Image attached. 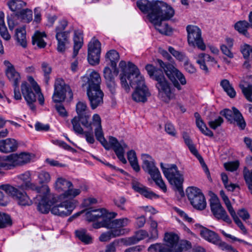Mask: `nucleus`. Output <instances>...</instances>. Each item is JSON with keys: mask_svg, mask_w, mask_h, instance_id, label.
Masks as SVG:
<instances>
[{"mask_svg": "<svg viewBox=\"0 0 252 252\" xmlns=\"http://www.w3.org/2000/svg\"><path fill=\"white\" fill-rule=\"evenodd\" d=\"M151 230L150 236L148 240V242H151L156 240L158 238V231L157 230L158 223L157 221H151L150 223Z\"/></svg>", "mask_w": 252, "mask_h": 252, "instance_id": "13d9d810", "label": "nucleus"}, {"mask_svg": "<svg viewBox=\"0 0 252 252\" xmlns=\"http://www.w3.org/2000/svg\"><path fill=\"white\" fill-rule=\"evenodd\" d=\"M76 111L77 114L76 117L81 119L82 125L87 128H90L92 130L91 124L89 123L90 114L87 109L86 103L79 101L76 105Z\"/></svg>", "mask_w": 252, "mask_h": 252, "instance_id": "412c9836", "label": "nucleus"}, {"mask_svg": "<svg viewBox=\"0 0 252 252\" xmlns=\"http://www.w3.org/2000/svg\"><path fill=\"white\" fill-rule=\"evenodd\" d=\"M186 193L190 204L194 208L203 210L206 207V202L204 195L198 188L194 187H188Z\"/></svg>", "mask_w": 252, "mask_h": 252, "instance_id": "1a4fd4ad", "label": "nucleus"}, {"mask_svg": "<svg viewBox=\"0 0 252 252\" xmlns=\"http://www.w3.org/2000/svg\"><path fill=\"white\" fill-rule=\"evenodd\" d=\"M234 27L235 30L243 34L246 36H248L249 35L248 29L249 27H250V26L249 25V23L247 21L244 20L237 22L235 24Z\"/></svg>", "mask_w": 252, "mask_h": 252, "instance_id": "37998d69", "label": "nucleus"}, {"mask_svg": "<svg viewBox=\"0 0 252 252\" xmlns=\"http://www.w3.org/2000/svg\"><path fill=\"white\" fill-rule=\"evenodd\" d=\"M210 62L215 64L217 63L214 58L205 53H200L196 57V63L205 74H208L209 72L207 64Z\"/></svg>", "mask_w": 252, "mask_h": 252, "instance_id": "cd10ccee", "label": "nucleus"}, {"mask_svg": "<svg viewBox=\"0 0 252 252\" xmlns=\"http://www.w3.org/2000/svg\"><path fill=\"white\" fill-rule=\"evenodd\" d=\"M168 4L162 1H153L150 2L148 0H139L137 1V6L144 13L149 12L148 17L150 20V15H157L161 10L166 9Z\"/></svg>", "mask_w": 252, "mask_h": 252, "instance_id": "ddd939ff", "label": "nucleus"}, {"mask_svg": "<svg viewBox=\"0 0 252 252\" xmlns=\"http://www.w3.org/2000/svg\"><path fill=\"white\" fill-rule=\"evenodd\" d=\"M125 221L122 222H114L113 228H109L111 231L103 233L99 237V240L101 242H108L112 238H114L120 235H124L128 232V230L123 228L125 225Z\"/></svg>", "mask_w": 252, "mask_h": 252, "instance_id": "a211bd4d", "label": "nucleus"}, {"mask_svg": "<svg viewBox=\"0 0 252 252\" xmlns=\"http://www.w3.org/2000/svg\"><path fill=\"white\" fill-rule=\"evenodd\" d=\"M27 3L24 1L21 0H11L7 2V5L9 8L12 11H17L26 6Z\"/></svg>", "mask_w": 252, "mask_h": 252, "instance_id": "c03bdc74", "label": "nucleus"}, {"mask_svg": "<svg viewBox=\"0 0 252 252\" xmlns=\"http://www.w3.org/2000/svg\"><path fill=\"white\" fill-rule=\"evenodd\" d=\"M110 148L112 147L114 152L115 150H120L123 148H127V145L123 141L119 142L114 137L110 136L109 138V143Z\"/></svg>", "mask_w": 252, "mask_h": 252, "instance_id": "de8ad7c7", "label": "nucleus"}, {"mask_svg": "<svg viewBox=\"0 0 252 252\" xmlns=\"http://www.w3.org/2000/svg\"><path fill=\"white\" fill-rule=\"evenodd\" d=\"M10 157H11L12 166L13 167L29 162L31 159L32 156L29 153H22L19 155L11 154Z\"/></svg>", "mask_w": 252, "mask_h": 252, "instance_id": "7c9ffc66", "label": "nucleus"}, {"mask_svg": "<svg viewBox=\"0 0 252 252\" xmlns=\"http://www.w3.org/2000/svg\"><path fill=\"white\" fill-rule=\"evenodd\" d=\"M42 188L46 190L44 195H37L35 200L38 201L35 202L37 204V208L39 212L42 214L48 213L51 209V206L57 202V198L49 193V189L47 186H43Z\"/></svg>", "mask_w": 252, "mask_h": 252, "instance_id": "9d476101", "label": "nucleus"}, {"mask_svg": "<svg viewBox=\"0 0 252 252\" xmlns=\"http://www.w3.org/2000/svg\"><path fill=\"white\" fill-rule=\"evenodd\" d=\"M80 122H81V119L77 117H74L71 120L74 131L77 134H82L84 131L80 126Z\"/></svg>", "mask_w": 252, "mask_h": 252, "instance_id": "6e6d98bb", "label": "nucleus"}, {"mask_svg": "<svg viewBox=\"0 0 252 252\" xmlns=\"http://www.w3.org/2000/svg\"><path fill=\"white\" fill-rule=\"evenodd\" d=\"M56 187L59 190L65 191L68 187H73L72 183L62 178H58L56 182Z\"/></svg>", "mask_w": 252, "mask_h": 252, "instance_id": "09e8293b", "label": "nucleus"}, {"mask_svg": "<svg viewBox=\"0 0 252 252\" xmlns=\"http://www.w3.org/2000/svg\"><path fill=\"white\" fill-rule=\"evenodd\" d=\"M106 61H109L112 68L116 67L117 63L120 59V56L118 52L115 50L108 51L105 56Z\"/></svg>", "mask_w": 252, "mask_h": 252, "instance_id": "4c0bfd02", "label": "nucleus"}, {"mask_svg": "<svg viewBox=\"0 0 252 252\" xmlns=\"http://www.w3.org/2000/svg\"><path fill=\"white\" fill-rule=\"evenodd\" d=\"M0 189L4 190L7 194L11 196L16 200L18 204L20 206H30L32 204V201L27 193L21 191V189L14 188L8 185H2Z\"/></svg>", "mask_w": 252, "mask_h": 252, "instance_id": "6e6552de", "label": "nucleus"}, {"mask_svg": "<svg viewBox=\"0 0 252 252\" xmlns=\"http://www.w3.org/2000/svg\"><path fill=\"white\" fill-rule=\"evenodd\" d=\"M0 167L5 169H10L12 168L10 155L0 157Z\"/></svg>", "mask_w": 252, "mask_h": 252, "instance_id": "052dcab7", "label": "nucleus"}, {"mask_svg": "<svg viewBox=\"0 0 252 252\" xmlns=\"http://www.w3.org/2000/svg\"><path fill=\"white\" fill-rule=\"evenodd\" d=\"M37 177L38 182L40 184L48 183L51 180L49 173L45 171H41L38 172Z\"/></svg>", "mask_w": 252, "mask_h": 252, "instance_id": "680f3d73", "label": "nucleus"}, {"mask_svg": "<svg viewBox=\"0 0 252 252\" xmlns=\"http://www.w3.org/2000/svg\"><path fill=\"white\" fill-rule=\"evenodd\" d=\"M162 171L168 181L179 191H183L182 185L184 182L183 175L179 171L176 165L166 164L164 166L162 162L160 163Z\"/></svg>", "mask_w": 252, "mask_h": 252, "instance_id": "0eeeda50", "label": "nucleus"}, {"mask_svg": "<svg viewBox=\"0 0 252 252\" xmlns=\"http://www.w3.org/2000/svg\"><path fill=\"white\" fill-rule=\"evenodd\" d=\"M26 32L24 27L17 28L16 30V39L19 44L23 47L27 46Z\"/></svg>", "mask_w": 252, "mask_h": 252, "instance_id": "473e14b6", "label": "nucleus"}, {"mask_svg": "<svg viewBox=\"0 0 252 252\" xmlns=\"http://www.w3.org/2000/svg\"><path fill=\"white\" fill-rule=\"evenodd\" d=\"M223 119L219 116L217 119L215 120H211L208 122V125L212 129H215L218 126H220L223 123Z\"/></svg>", "mask_w": 252, "mask_h": 252, "instance_id": "338daca9", "label": "nucleus"}, {"mask_svg": "<svg viewBox=\"0 0 252 252\" xmlns=\"http://www.w3.org/2000/svg\"><path fill=\"white\" fill-rule=\"evenodd\" d=\"M145 68L150 77L157 82L156 87L158 90V97L160 100L169 103L174 97L170 83L165 78L164 71L151 64H147Z\"/></svg>", "mask_w": 252, "mask_h": 252, "instance_id": "f257e3e1", "label": "nucleus"}, {"mask_svg": "<svg viewBox=\"0 0 252 252\" xmlns=\"http://www.w3.org/2000/svg\"><path fill=\"white\" fill-rule=\"evenodd\" d=\"M220 85L229 97L234 98L236 96V92L228 80H221Z\"/></svg>", "mask_w": 252, "mask_h": 252, "instance_id": "a19ab883", "label": "nucleus"}, {"mask_svg": "<svg viewBox=\"0 0 252 252\" xmlns=\"http://www.w3.org/2000/svg\"><path fill=\"white\" fill-rule=\"evenodd\" d=\"M4 64L6 66L5 73L6 77L14 87H17L21 80L20 73L16 71L14 65L8 61H4Z\"/></svg>", "mask_w": 252, "mask_h": 252, "instance_id": "a878e982", "label": "nucleus"}, {"mask_svg": "<svg viewBox=\"0 0 252 252\" xmlns=\"http://www.w3.org/2000/svg\"><path fill=\"white\" fill-rule=\"evenodd\" d=\"M18 148L17 141L12 138L0 140V152L8 153L15 151Z\"/></svg>", "mask_w": 252, "mask_h": 252, "instance_id": "2f4dec72", "label": "nucleus"}, {"mask_svg": "<svg viewBox=\"0 0 252 252\" xmlns=\"http://www.w3.org/2000/svg\"><path fill=\"white\" fill-rule=\"evenodd\" d=\"M132 187L135 191L139 193L147 198L153 199L159 197L158 194L137 181H134L132 182Z\"/></svg>", "mask_w": 252, "mask_h": 252, "instance_id": "bb28decb", "label": "nucleus"}, {"mask_svg": "<svg viewBox=\"0 0 252 252\" xmlns=\"http://www.w3.org/2000/svg\"><path fill=\"white\" fill-rule=\"evenodd\" d=\"M131 70L133 73L128 76V85L135 89L132 93V97L136 102H145L151 94L145 83L143 76L140 74L138 68L132 64H130Z\"/></svg>", "mask_w": 252, "mask_h": 252, "instance_id": "f03ea898", "label": "nucleus"}, {"mask_svg": "<svg viewBox=\"0 0 252 252\" xmlns=\"http://www.w3.org/2000/svg\"><path fill=\"white\" fill-rule=\"evenodd\" d=\"M221 180L223 183V185L225 188L228 190L230 191H233L234 190L236 187L238 186L234 184H230L228 183V176L227 175L224 173H222L221 174Z\"/></svg>", "mask_w": 252, "mask_h": 252, "instance_id": "e2e57ef3", "label": "nucleus"}, {"mask_svg": "<svg viewBox=\"0 0 252 252\" xmlns=\"http://www.w3.org/2000/svg\"><path fill=\"white\" fill-rule=\"evenodd\" d=\"M243 174L246 184L252 194V170L250 171L247 167H245L244 169Z\"/></svg>", "mask_w": 252, "mask_h": 252, "instance_id": "bf43d9fd", "label": "nucleus"}, {"mask_svg": "<svg viewBox=\"0 0 252 252\" xmlns=\"http://www.w3.org/2000/svg\"><path fill=\"white\" fill-rule=\"evenodd\" d=\"M123 221H94L93 227L95 229H98L101 227L106 228H113L114 222H122Z\"/></svg>", "mask_w": 252, "mask_h": 252, "instance_id": "5fc2aeb1", "label": "nucleus"}, {"mask_svg": "<svg viewBox=\"0 0 252 252\" xmlns=\"http://www.w3.org/2000/svg\"><path fill=\"white\" fill-rule=\"evenodd\" d=\"M18 187L22 190L31 189L35 191L37 193H39L41 190V188L31 182V180L26 184H21L18 186Z\"/></svg>", "mask_w": 252, "mask_h": 252, "instance_id": "4d7b16f0", "label": "nucleus"}, {"mask_svg": "<svg viewBox=\"0 0 252 252\" xmlns=\"http://www.w3.org/2000/svg\"><path fill=\"white\" fill-rule=\"evenodd\" d=\"M142 160V168L148 173L151 177H155L159 172L158 169L155 165V160L148 154H142L141 156Z\"/></svg>", "mask_w": 252, "mask_h": 252, "instance_id": "5701e85b", "label": "nucleus"}, {"mask_svg": "<svg viewBox=\"0 0 252 252\" xmlns=\"http://www.w3.org/2000/svg\"><path fill=\"white\" fill-rule=\"evenodd\" d=\"M17 17H20L25 22L29 23L32 19V10L26 8L20 11L16 14Z\"/></svg>", "mask_w": 252, "mask_h": 252, "instance_id": "3c124183", "label": "nucleus"}, {"mask_svg": "<svg viewBox=\"0 0 252 252\" xmlns=\"http://www.w3.org/2000/svg\"><path fill=\"white\" fill-rule=\"evenodd\" d=\"M161 54L165 59L170 62V63H164L161 60L157 59L156 63L158 65L160 69L164 71V73L172 83L174 86L178 90H181L182 87L179 83L178 80L182 85H185L187 83L185 76L175 67V63H173V58L165 50H162Z\"/></svg>", "mask_w": 252, "mask_h": 252, "instance_id": "7ed1b4c3", "label": "nucleus"}, {"mask_svg": "<svg viewBox=\"0 0 252 252\" xmlns=\"http://www.w3.org/2000/svg\"><path fill=\"white\" fill-rule=\"evenodd\" d=\"M147 232L144 230H140L137 231L135 235L132 237L120 239L121 243L126 246H130L137 243L140 241L143 240L148 237Z\"/></svg>", "mask_w": 252, "mask_h": 252, "instance_id": "c85d7f7f", "label": "nucleus"}, {"mask_svg": "<svg viewBox=\"0 0 252 252\" xmlns=\"http://www.w3.org/2000/svg\"><path fill=\"white\" fill-rule=\"evenodd\" d=\"M166 248V245L164 244L156 243L151 245L148 248V251L149 252H171Z\"/></svg>", "mask_w": 252, "mask_h": 252, "instance_id": "864d4df0", "label": "nucleus"}, {"mask_svg": "<svg viewBox=\"0 0 252 252\" xmlns=\"http://www.w3.org/2000/svg\"><path fill=\"white\" fill-rule=\"evenodd\" d=\"M74 48L72 57L75 58L78 53V51L83 45V37L80 33L74 32Z\"/></svg>", "mask_w": 252, "mask_h": 252, "instance_id": "e433bc0d", "label": "nucleus"}, {"mask_svg": "<svg viewBox=\"0 0 252 252\" xmlns=\"http://www.w3.org/2000/svg\"><path fill=\"white\" fill-rule=\"evenodd\" d=\"M75 208L71 201L65 200L55 205L51 210L52 214L61 217L69 216Z\"/></svg>", "mask_w": 252, "mask_h": 252, "instance_id": "6ab92c4d", "label": "nucleus"}, {"mask_svg": "<svg viewBox=\"0 0 252 252\" xmlns=\"http://www.w3.org/2000/svg\"><path fill=\"white\" fill-rule=\"evenodd\" d=\"M178 236L172 232H167L165 234L164 240L166 242V249L171 252H182L184 250L186 242L181 241L179 243Z\"/></svg>", "mask_w": 252, "mask_h": 252, "instance_id": "2eb2a0df", "label": "nucleus"}, {"mask_svg": "<svg viewBox=\"0 0 252 252\" xmlns=\"http://www.w3.org/2000/svg\"><path fill=\"white\" fill-rule=\"evenodd\" d=\"M239 165L238 161L228 162L224 164V166L226 170L230 171H234L237 169Z\"/></svg>", "mask_w": 252, "mask_h": 252, "instance_id": "774afa93", "label": "nucleus"}, {"mask_svg": "<svg viewBox=\"0 0 252 252\" xmlns=\"http://www.w3.org/2000/svg\"><path fill=\"white\" fill-rule=\"evenodd\" d=\"M117 214L113 212H109L104 208L93 209L90 208L84 209L74 214L68 219H81L86 220H111L115 218Z\"/></svg>", "mask_w": 252, "mask_h": 252, "instance_id": "423d86ee", "label": "nucleus"}, {"mask_svg": "<svg viewBox=\"0 0 252 252\" xmlns=\"http://www.w3.org/2000/svg\"><path fill=\"white\" fill-rule=\"evenodd\" d=\"M71 32L70 30L56 32V38L57 40L67 42L68 38Z\"/></svg>", "mask_w": 252, "mask_h": 252, "instance_id": "69168bd1", "label": "nucleus"}, {"mask_svg": "<svg viewBox=\"0 0 252 252\" xmlns=\"http://www.w3.org/2000/svg\"><path fill=\"white\" fill-rule=\"evenodd\" d=\"M188 33V42L190 46H197L202 51L206 49L203 39L201 37V31L196 26L188 25L186 28Z\"/></svg>", "mask_w": 252, "mask_h": 252, "instance_id": "4468645a", "label": "nucleus"}, {"mask_svg": "<svg viewBox=\"0 0 252 252\" xmlns=\"http://www.w3.org/2000/svg\"><path fill=\"white\" fill-rule=\"evenodd\" d=\"M166 9L161 10L157 15H150V21L154 25L155 29L162 34L170 35L173 30L165 21L171 19L174 15V9L170 5L166 6Z\"/></svg>", "mask_w": 252, "mask_h": 252, "instance_id": "20e7f679", "label": "nucleus"}, {"mask_svg": "<svg viewBox=\"0 0 252 252\" xmlns=\"http://www.w3.org/2000/svg\"><path fill=\"white\" fill-rule=\"evenodd\" d=\"M220 196L221 197L222 199L224 201L226 207L232 217L234 220H236L238 219L237 216L236 214V212L233 209V208L232 207L230 201L228 198L227 196L225 194L224 191L223 190H221L220 191Z\"/></svg>", "mask_w": 252, "mask_h": 252, "instance_id": "f704fd0d", "label": "nucleus"}, {"mask_svg": "<svg viewBox=\"0 0 252 252\" xmlns=\"http://www.w3.org/2000/svg\"><path fill=\"white\" fill-rule=\"evenodd\" d=\"M41 68L43 73L44 83L46 86H48L50 79V75L52 72V67L48 63L44 62L41 64Z\"/></svg>", "mask_w": 252, "mask_h": 252, "instance_id": "58836bf2", "label": "nucleus"}, {"mask_svg": "<svg viewBox=\"0 0 252 252\" xmlns=\"http://www.w3.org/2000/svg\"><path fill=\"white\" fill-rule=\"evenodd\" d=\"M95 136L96 139L100 142L104 148L106 150L110 149V146L107 140L104 137L101 126H97L94 129Z\"/></svg>", "mask_w": 252, "mask_h": 252, "instance_id": "ea45409f", "label": "nucleus"}, {"mask_svg": "<svg viewBox=\"0 0 252 252\" xmlns=\"http://www.w3.org/2000/svg\"><path fill=\"white\" fill-rule=\"evenodd\" d=\"M44 37H46L44 32L36 31L32 37V44H36L40 48H44L46 45V43L43 38Z\"/></svg>", "mask_w": 252, "mask_h": 252, "instance_id": "72a5a7b5", "label": "nucleus"}, {"mask_svg": "<svg viewBox=\"0 0 252 252\" xmlns=\"http://www.w3.org/2000/svg\"><path fill=\"white\" fill-rule=\"evenodd\" d=\"M83 79L88 85L87 89L100 88L101 78L97 72L93 71L88 76L84 77Z\"/></svg>", "mask_w": 252, "mask_h": 252, "instance_id": "c756f323", "label": "nucleus"}, {"mask_svg": "<svg viewBox=\"0 0 252 252\" xmlns=\"http://www.w3.org/2000/svg\"><path fill=\"white\" fill-rule=\"evenodd\" d=\"M152 179L155 181L156 185L158 186L161 189H162L164 192L167 190L166 186L165 183L163 181L160 173L156 175L155 177H151Z\"/></svg>", "mask_w": 252, "mask_h": 252, "instance_id": "0e129e2a", "label": "nucleus"}, {"mask_svg": "<svg viewBox=\"0 0 252 252\" xmlns=\"http://www.w3.org/2000/svg\"><path fill=\"white\" fill-rule=\"evenodd\" d=\"M101 53V44L94 38L88 44V61L90 64L96 65L99 63Z\"/></svg>", "mask_w": 252, "mask_h": 252, "instance_id": "dca6fc26", "label": "nucleus"}, {"mask_svg": "<svg viewBox=\"0 0 252 252\" xmlns=\"http://www.w3.org/2000/svg\"><path fill=\"white\" fill-rule=\"evenodd\" d=\"M67 94L70 98L73 97V93L70 87L65 84L63 79H56L54 84V92L52 96L54 102H61L64 101Z\"/></svg>", "mask_w": 252, "mask_h": 252, "instance_id": "f8f14e48", "label": "nucleus"}, {"mask_svg": "<svg viewBox=\"0 0 252 252\" xmlns=\"http://www.w3.org/2000/svg\"><path fill=\"white\" fill-rule=\"evenodd\" d=\"M75 234L76 236L85 244H89L92 242V237L86 233L85 229L76 230Z\"/></svg>", "mask_w": 252, "mask_h": 252, "instance_id": "49530a36", "label": "nucleus"}, {"mask_svg": "<svg viewBox=\"0 0 252 252\" xmlns=\"http://www.w3.org/2000/svg\"><path fill=\"white\" fill-rule=\"evenodd\" d=\"M87 94L92 109H95L103 103L104 94L100 88L87 89Z\"/></svg>", "mask_w": 252, "mask_h": 252, "instance_id": "aec40b11", "label": "nucleus"}, {"mask_svg": "<svg viewBox=\"0 0 252 252\" xmlns=\"http://www.w3.org/2000/svg\"><path fill=\"white\" fill-rule=\"evenodd\" d=\"M130 63L135 65L131 62H128L126 65V62L124 61H121L119 63V66L122 69V72L120 75L121 85L126 92H129L130 91V87L127 82V79L128 80V76L133 73V71L130 68Z\"/></svg>", "mask_w": 252, "mask_h": 252, "instance_id": "4be33fe9", "label": "nucleus"}, {"mask_svg": "<svg viewBox=\"0 0 252 252\" xmlns=\"http://www.w3.org/2000/svg\"><path fill=\"white\" fill-rule=\"evenodd\" d=\"M244 80H241L239 85L242 92L246 98L250 102H252V85L248 84L245 86Z\"/></svg>", "mask_w": 252, "mask_h": 252, "instance_id": "c9c22d12", "label": "nucleus"}, {"mask_svg": "<svg viewBox=\"0 0 252 252\" xmlns=\"http://www.w3.org/2000/svg\"><path fill=\"white\" fill-rule=\"evenodd\" d=\"M210 208L212 213L218 220H224L228 217L226 211L222 207L219 198L213 197L210 199Z\"/></svg>", "mask_w": 252, "mask_h": 252, "instance_id": "393cba45", "label": "nucleus"}, {"mask_svg": "<svg viewBox=\"0 0 252 252\" xmlns=\"http://www.w3.org/2000/svg\"><path fill=\"white\" fill-rule=\"evenodd\" d=\"M183 137L185 143L188 146L190 152L198 158L204 172L208 176H210V172L209 169L206 164H205L203 160V158L201 156V155L198 153L197 150L195 148L194 145H193L192 142V140L190 139L189 136L187 134V133L184 132L183 133Z\"/></svg>", "mask_w": 252, "mask_h": 252, "instance_id": "b1692460", "label": "nucleus"}, {"mask_svg": "<svg viewBox=\"0 0 252 252\" xmlns=\"http://www.w3.org/2000/svg\"><path fill=\"white\" fill-rule=\"evenodd\" d=\"M220 114L230 121L231 123H236V125L241 129H244L246 126V123L241 113L235 107L232 108V111L225 109L220 111Z\"/></svg>", "mask_w": 252, "mask_h": 252, "instance_id": "f3484780", "label": "nucleus"}, {"mask_svg": "<svg viewBox=\"0 0 252 252\" xmlns=\"http://www.w3.org/2000/svg\"><path fill=\"white\" fill-rule=\"evenodd\" d=\"M80 192L81 190L80 189H73V187H68L60 197L63 198L72 199L78 195Z\"/></svg>", "mask_w": 252, "mask_h": 252, "instance_id": "8fccbe9b", "label": "nucleus"}, {"mask_svg": "<svg viewBox=\"0 0 252 252\" xmlns=\"http://www.w3.org/2000/svg\"><path fill=\"white\" fill-rule=\"evenodd\" d=\"M114 70L113 72L108 67H105L103 70L104 77L106 82L115 80L114 76H117L118 73V70L116 67L113 68Z\"/></svg>", "mask_w": 252, "mask_h": 252, "instance_id": "603ef678", "label": "nucleus"}, {"mask_svg": "<svg viewBox=\"0 0 252 252\" xmlns=\"http://www.w3.org/2000/svg\"><path fill=\"white\" fill-rule=\"evenodd\" d=\"M4 17V13L2 12H0V34L4 39L8 40L10 39V35L5 26Z\"/></svg>", "mask_w": 252, "mask_h": 252, "instance_id": "a18cd8bd", "label": "nucleus"}, {"mask_svg": "<svg viewBox=\"0 0 252 252\" xmlns=\"http://www.w3.org/2000/svg\"><path fill=\"white\" fill-rule=\"evenodd\" d=\"M200 234L205 240L217 245L225 252H238L236 249L222 241L217 234L213 231L203 228L200 231Z\"/></svg>", "mask_w": 252, "mask_h": 252, "instance_id": "9b49d317", "label": "nucleus"}, {"mask_svg": "<svg viewBox=\"0 0 252 252\" xmlns=\"http://www.w3.org/2000/svg\"><path fill=\"white\" fill-rule=\"evenodd\" d=\"M127 159L133 170L137 172H139L140 168L138 163V160L135 151L130 150L127 152Z\"/></svg>", "mask_w": 252, "mask_h": 252, "instance_id": "79ce46f5", "label": "nucleus"}, {"mask_svg": "<svg viewBox=\"0 0 252 252\" xmlns=\"http://www.w3.org/2000/svg\"><path fill=\"white\" fill-rule=\"evenodd\" d=\"M29 80L31 82L32 86L27 82H22L21 86V92L23 97L26 101L30 109L33 111H35L36 107L34 103L36 100L35 94L33 92V90L38 96V101L41 105H43L44 102V98L43 94L41 93L40 89L33 78L30 77Z\"/></svg>", "mask_w": 252, "mask_h": 252, "instance_id": "39448f33", "label": "nucleus"}]
</instances>
